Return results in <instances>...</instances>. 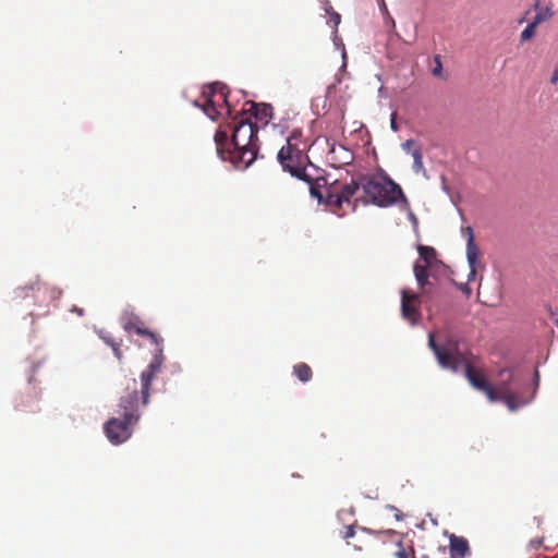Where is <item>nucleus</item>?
I'll list each match as a JSON object with an SVG mask.
<instances>
[{"label":"nucleus","instance_id":"nucleus-1","mask_svg":"<svg viewBox=\"0 0 558 558\" xmlns=\"http://www.w3.org/2000/svg\"><path fill=\"white\" fill-rule=\"evenodd\" d=\"M428 345L442 368L454 373L463 368L464 375L473 388L484 392L488 400L496 399L493 385L485 378L483 368L480 365L481 360L477 355L469 350H461L458 340L452 338L438 344L433 333L428 336Z\"/></svg>","mask_w":558,"mask_h":558},{"label":"nucleus","instance_id":"nucleus-2","mask_svg":"<svg viewBox=\"0 0 558 558\" xmlns=\"http://www.w3.org/2000/svg\"><path fill=\"white\" fill-rule=\"evenodd\" d=\"M257 125L244 117L234 121L231 140L227 131L218 130L214 137L218 156L238 169H246L257 157Z\"/></svg>","mask_w":558,"mask_h":558},{"label":"nucleus","instance_id":"nucleus-3","mask_svg":"<svg viewBox=\"0 0 558 558\" xmlns=\"http://www.w3.org/2000/svg\"><path fill=\"white\" fill-rule=\"evenodd\" d=\"M140 404L145 407L142 402L138 383L134 378L129 379L125 392L120 399L118 416L108 420L104 427L105 434L111 444L120 445L132 436L133 428L141 417Z\"/></svg>","mask_w":558,"mask_h":558},{"label":"nucleus","instance_id":"nucleus-4","mask_svg":"<svg viewBox=\"0 0 558 558\" xmlns=\"http://www.w3.org/2000/svg\"><path fill=\"white\" fill-rule=\"evenodd\" d=\"M306 144L301 141V133L293 132L288 137L287 144L278 151V161L284 171L290 172L291 175L310 184V192L313 197L323 201L324 195L320 192L318 179L313 181L312 175L306 171L310 159L304 154Z\"/></svg>","mask_w":558,"mask_h":558},{"label":"nucleus","instance_id":"nucleus-5","mask_svg":"<svg viewBox=\"0 0 558 558\" xmlns=\"http://www.w3.org/2000/svg\"><path fill=\"white\" fill-rule=\"evenodd\" d=\"M361 185L367 203L379 207H389L397 203L399 198L407 202V198L399 184L390 178H364Z\"/></svg>","mask_w":558,"mask_h":558},{"label":"nucleus","instance_id":"nucleus-6","mask_svg":"<svg viewBox=\"0 0 558 558\" xmlns=\"http://www.w3.org/2000/svg\"><path fill=\"white\" fill-rule=\"evenodd\" d=\"M136 335L141 337L148 338L155 345L157 353L155 354L153 361L148 364V366L141 374V395L142 402L144 405H147L150 397V385L151 381L156 378L162 365V339L155 332L147 329L144 324L140 327H136Z\"/></svg>","mask_w":558,"mask_h":558},{"label":"nucleus","instance_id":"nucleus-7","mask_svg":"<svg viewBox=\"0 0 558 558\" xmlns=\"http://www.w3.org/2000/svg\"><path fill=\"white\" fill-rule=\"evenodd\" d=\"M499 376L501 380L496 386H493L496 399L489 401H501L511 411H515L519 407L525 404L526 402L521 400L515 391L521 386V381L514 376L513 372L501 369Z\"/></svg>","mask_w":558,"mask_h":558},{"label":"nucleus","instance_id":"nucleus-8","mask_svg":"<svg viewBox=\"0 0 558 558\" xmlns=\"http://www.w3.org/2000/svg\"><path fill=\"white\" fill-rule=\"evenodd\" d=\"M420 259L415 262L413 271L423 295L434 292V284L429 281V269L439 263L436 250L433 246L418 245Z\"/></svg>","mask_w":558,"mask_h":558},{"label":"nucleus","instance_id":"nucleus-9","mask_svg":"<svg viewBox=\"0 0 558 558\" xmlns=\"http://www.w3.org/2000/svg\"><path fill=\"white\" fill-rule=\"evenodd\" d=\"M59 295L60 292L50 289L48 286L39 281H36L29 286L19 287L13 292L14 300H21L32 296L39 304H46L48 301H53L58 299Z\"/></svg>","mask_w":558,"mask_h":558},{"label":"nucleus","instance_id":"nucleus-10","mask_svg":"<svg viewBox=\"0 0 558 558\" xmlns=\"http://www.w3.org/2000/svg\"><path fill=\"white\" fill-rule=\"evenodd\" d=\"M433 292L429 295H423L420 293H412L409 290H402L401 292V313L402 317L412 325L416 324L421 318L420 304L421 298L430 299Z\"/></svg>","mask_w":558,"mask_h":558},{"label":"nucleus","instance_id":"nucleus-11","mask_svg":"<svg viewBox=\"0 0 558 558\" xmlns=\"http://www.w3.org/2000/svg\"><path fill=\"white\" fill-rule=\"evenodd\" d=\"M204 96L206 99L205 102L201 105V107L208 118L213 120L216 118L218 114L216 102L220 100L226 105L228 112H230V106L228 104V90L226 85L215 83L209 86L208 95L204 94Z\"/></svg>","mask_w":558,"mask_h":558},{"label":"nucleus","instance_id":"nucleus-12","mask_svg":"<svg viewBox=\"0 0 558 558\" xmlns=\"http://www.w3.org/2000/svg\"><path fill=\"white\" fill-rule=\"evenodd\" d=\"M359 190V184L352 182L350 184H344L339 192L335 190H329L325 203L335 208H341L343 203L350 204L351 197Z\"/></svg>","mask_w":558,"mask_h":558},{"label":"nucleus","instance_id":"nucleus-13","mask_svg":"<svg viewBox=\"0 0 558 558\" xmlns=\"http://www.w3.org/2000/svg\"><path fill=\"white\" fill-rule=\"evenodd\" d=\"M463 232L466 234V258L470 266L469 280H472L476 274V266L478 264L480 258V248L474 242V234L471 227H466L463 229Z\"/></svg>","mask_w":558,"mask_h":558},{"label":"nucleus","instance_id":"nucleus-14","mask_svg":"<svg viewBox=\"0 0 558 558\" xmlns=\"http://www.w3.org/2000/svg\"><path fill=\"white\" fill-rule=\"evenodd\" d=\"M328 159L335 167H341L351 162L352 154L344 146L332 144L328 151Z\"/></svg>","mask_w":558,"mask_h":558},{"label":"nucleus","instance_id":"nucleus-15","mask_svg":"<svg viewBox=\"0 0 558 558\" xmlns=\"http://www.w3.org/2000/svg\"><path fill=\"white\" fill-rule=\"evenodd\" d=\"M449 547L451 558H465L470 555L469 542L464 537L452 535Z\"/></svg>","mask_w":558,"mask_h":558},{"label":"nucleus","instance_id":"nucleus-16","mask_svg":"<svg viewBox=\"0 0 558 558\" xmlns=\"http://www.w3.org/2000/svg\"><path fill=\"white\" fill-rule=\"evenodd\" d=\"M533 9L536 11V13L532 22L538 26L550 21L555 14L550 5L542 7L538 0L535 1Z\"/></svg>","mask_w":558,"mask_h":558},{"label":"nucleus","instance_id":"nucleus-17","mask_svg":"<svg viewBox=\"0 0 558 558\" xmlns=\"http://www.w3.org/2000/svg\"><path fill=\"white\" fill-rule=\"evenodd\" d=\"M251 109L254 110L255 119L259 120L263 124H267L271 119L272 108L269 105L252 104Z\"/></svg>","mask_w":558,"mask_h":558},{"label":"nucleus","instance_id":"nucleus-18","mask_svg":"<svg viewBox=\"0 0 558 558\" xmlns=\"http://www.w3.org/2000/svg\"><path fill=\"white\" fill-rule=\"evenodd\" d=\"M293 374L302 381L307 383L312 379V368L306 363H298L293 366Z\"/></svg>","mask_w":558,"mask_h":558},{"label":"nucleus","instance_id":"nucleus-19","mask_svg":"<svg viewBox=\"0 0 558 558\" xmlns=\"http://www.w3.org/2000/svg\"><path fill=\"white\" fill-rule=\"evenodd\" d=\"M537 27H538V25H536L533 22H530L520 34L521 44H524V43L531 40L536 34Z\"/></svg>","mask_w":558,"mask_h":558},{"label":"nucleus","instance_id":"nucleus-20","mask_svg":"<svg viewBox=\"0 0 558 558\" xmlns=\"http://www.w3.org/2000/svg\"><path fill=\"white\" fill-rule=\"evenodd\" d=\"M144 323L137 316L131 314L124 318L123 328L126 331L131 332V331H135L136 327H140Z\"/></svg>","mask_w":558,"mask_h":558},{"label":"nucleus","instance_id":"nucleus-21","mask_svg":"<svg viewBox=\"0 0 558 558\" xmlns=\"http://www.w3.org/2000/svg\"><path fill=\"white\" fill-rule=\"evenodd\" d=\"M412 157L414 160L413 169L415 172H420L421 170H423V156H422L421 149L413 148Z\"/></svg>","mask_w":558,"mask_h":558},{"label":"nucleus","instance_id":"nucleus-22","mask_svg":"<svg viewBox=\"0 0 558 558\" xmlns=\"http://www.w3.org/2000/svg\"><path fill=\"white\" fill-rule=\"evenodd\" d=\"M104 341L110 345L114 352V355L118 360H121L122 359V352L120 350V342H117L116 340H113L111 337H102Z\"/></svg>","mask_w":558,"mask_h":558},{"label":"nucleus","instance_id":"nucleus-23","mask_svg":"<svg viewBox=\"0 0 558 558\" xmlns=\"http://www.w3.org/2000/svg\"><path fill=\"white\" fill-rule=\"evenodd\" d=\"M435 66L432 69V74L436 77H444L442 75V63L439 54L434 56L433 58Z\"/></svg>","mask_w":558,"mask_h":558},{"label":"nucleus","instance_id":"nucleus-24","mask_svg":"<svg viewBox=\"0 0 558 558\" xmlns=\"http://www.w3.org/2000/svg\"><path fill=\"white\" fill-rule=\"evenodd\" d=\"M413 147H414V148H416V147H415V142H414L413 140H408V141H405V142L402 144V148H403L405 151L411 153V154H412V151H413V149H412Z\"/></svg>","mask_w":558,"mask_h":558},{"label":"nucleus","instance_id":"nucleus-25","mask_svg":"<svg viewBox=\"0 0 558 558\" xmlns=\"http://www.w3.org/2000/svg\"><path fill=\"white\" fill-rule=\"evenodd\" d=\"M355 534V530L353 525H349L345 527V531L343 533V538L349 539L350 537H353Z\"/></svg>","mask_w":558,"mask_h":558},{"label":"nucleus","instance_id":"nucleus-26","mask_svg":"<svg viewBox=\"0 0 558 558\" xmlns=\"http://www.w3.org/2000/svg\"><path fill=\"white\" fill-rule=\"evenodd\" d=\"M330 21L333 23L335 27H337L340 24L341 16L337 12H332L330 16Z\"/></svg>","mask_w":558,"mask_h":558},{"label":"nucleus","instance_id":"nucleus-27","mask_svg":"<svg viewBox=\"0 0 558 558\" xmlns=\"http://www.w3.org/2000/svg\"><path fill=\"white\" fill-rule=\"evenodd\" d=\"M459 289L466 295L469 296L471 294V288L469 287L468 283H461L459 284Z\"/></svg>","mask_w":558,"mask_h":558},{"label":"nucleus","instance_id":"nucleus-28","mask_svg":"<svg viewBox=\"0 0 558 558\" xmlns=\"http://www.w3.org/2000/svg\"><path fill=\"white\" fill-rule=\"evenodd\" d=\"M550 83L553 85L558 84V68L553 72V75L550 77Z\"/></svg>","mask_w":558,"mask_h":558},{"label":"nucleus","instance_id":"nucleus-29","mask_svg":"<svg viewBox=\"0 0 558 558\" xmlns=\"http://www.w3.org/2000/svg\"><path fill=\"white\" fill-rule=\"evenodd\" d=\"M397 555L399 558H408V554L404 550L398 551Z\"/></svg>","mask_w":558,"mask_h":558},{"label":"nucleus","instance_id":"nucleus-30","mask_svg":"<svg viewBox=\"0 0 558 558\" xmlns=\"http://www.w3.org/2000/svg\"><path fill=\"white\" fill-rule=\"evenodd\" d=\"M71 312H72V313H74V312H75V313H77L78 315H82V310H77L75 306H72Z\"/></svg>","mask_w":558,"mask_h":558},{"label":"nucleus","instance_id":"nucleus-31","mask_svg":"<svg viewBox=\"0 0 558 558\" xmlns=\"http://www.w3.org/2000/svg\"><path fill=\"white\" fill-rule=\"evenodd\" d=\"M390 21H391L392 27H395V25H396V24H395V20H392V19L390 17Z\"/></svg>","mask_w":558,"mask_h":558},{"label":"nucleus","instance_id":"nucleus-32","mask_svg":"<svg viewBox=\"0 0 558 558\" xmlns=\"http://www.w3.org/2000/svg\"><path fill=\"white\" fill-rule=\"evenodd\" d=\"M391 126H392V129L396 128L395 121L391 122Z\"/></svg>","mask_w":558,"mask_h":558},{"label":"nucleus","instance_id":"nucleus-33","mask_svg":"<svg viewBox=\"0 0 558 558\" xmlns=\"http://www.w3.org/2000/svg\"><path fill=\"white\" fill-rule=\"evenodd\" d=\"M383 9L387 12V8H386L385 3L383 4Z\"/></svg>","mask_w":558,"mask_h":558}]
</instances>
